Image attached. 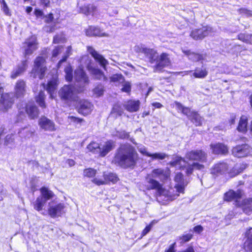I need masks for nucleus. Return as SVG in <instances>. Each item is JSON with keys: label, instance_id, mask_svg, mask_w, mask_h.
<instances>
[{"label": "nucleus", "instance_id": "59", "mask_svg": "<svg viewBox=\"0 0 252 252\" xmlns=\"http://www.w3.org/2000/svg\"><path fill=\"white\" fill-rule=\"evenodd\" d=\"M34 14L37 19H43L44 17V15L42 11L39 9H35L34 11Z\"/></svg>", "mask_w": 252, "mask_h": 252}, {"label": "nucleus", "instance_id": "12", "mask_svg": "<svg viewBox=\"0 0 252 252\" xmlns=\"http://www.w3.org/2000/svg\"><path fill=\"white\" fill-rule=\"evenodd\" d=\"M252 153V148L247 144L238 145L232 150V155L237 158L246 157Z\"/></svg>", "mask_w": 252, "mask_h": 252}, {"label": "nucleus", "instance_id": "26", "mask_svg": "<svg viewBox=\"0 0 252 252\" xmlns=\"http://www.w3.org/2000/svg\"><path fill=\"white\" fill-rule=\"evenodd\" d=\"M115 141L112 140L106 141L102 147L100 148V156L101 157H105L108 153L115 148Z\"/></svg>", "mask_w": 252, "mask_h": 252}, {"label": "nucleus", "instance_id": "31", "mask_svg": "<svg viewBox=\"0 0 252 252\" xmlns=\"http://www.w3.org/2000/svg\"><path fill=\"white\" fill-rule=\"evenodd\" d=\"M139 100H129L125 104L124 107L130 112H134L139 109Z\"/></svg>", "mask_w": 252, "mask_h": 252}, {"label": "nucleus", "instance_id": "60", "mask_svg": "<svg viewBox=\"0 0 252 252\" xmlns=\"http://www.w3.org/2000/svg\"><path fill=\"white\" fill-rule=\"evenodd\" d=\"M0 6L1 10L5 15L7 16H10L11 15L9 9L6 3H4L3 4L1 5Z\"/></svg>", "mask_w": 252, "mask_h": 252}, {"label": "nucleus", "instance_id": "1", "mask_svg": "<svg viewBox=\"0 0 252 252\" xmlns=\"http://www.w3.org/2000/svg\"><path fill=\"white\" fill-rule=\"evenodd\" d=\"M137 159L134 148L128 144H121L117 149L113 162L124 168L133 167Z\"/></svg>", "mask_w": 252, "mask_h": 252}, {"label": "nucleus", "instance_id": "2", "mask_svg": "<svg viewBox=\"0 0 252 252\" xmlns=\"http://www.w3.org/2000/svg\"><path fill=\"white\" fill-rule=\"evenodd\" d=\"M135 50L143 53L151 63L155 64L153 66L155 72H161L164 67L170 64V60L166 53H163L159 56L154 49L139 46L135 47Z\"/></svg>", "mask_w": 252, "mask_h": 252}, {"label": "nucleus", "instance_id": "37", "mask_svg": "<svg viewBox=\"0 0 252 252\" xmlns=\"http://www.w3.org/2000/svg\"><path fill=\"white\" fill-rule=\"evenodd\" d=\"M247 118L244 116H242L240 120L237 129L239 131L245 132L247 131Z\"/></svg>", "mask_w": 252, "mask_h": 252}, {"label": "nucleus", "instance_id": "47", "mask_svg": "<svg viewBox=\"0 0 252 252\" xmlns=\"http://www.w3.org/2000/svg\"><path fill=\"white\" fill-rule=\"evenodd\" d=\"M71 47L70 46H68L66 50L65 54L63 57V58L57 64V67L58 68L61 67L62 63L63 62H65L67 58L71 55Z\"/></svg>", "mask_w": 252, "mask_h": 252}, {"label": "nucleus", "instance_id": "48", "mask_svg": "<svg viewBox=\"0 0 252 252\" xmlns=\"http://www.w3.org/2000/svg\"><path fill=\"white\" fill-rule=\"evenodd\" d=\"M66 41L64 35L63 33L57 34L54 37L53 42L55 44L64 43Z\"/></svg>", "mask_w": 252, "mask_h": 252}, {"label": "nucleus", "instance_id": "44", "mask_svg": "<svg viewBox=\"0 0 252 252\" xmlns=\"http://www.w3.org/2000/svg\"><path fill=\"white\" fill-rule=\"evenodd\" d=\"M104 173L105 179L107 180L106 184L108 183L109 182L114 183L117 181L118 177L115 174L113 173Z\"/></svg>", "mask_w": 252, "mask_h": 252}, {"label": "nucleus", "instance_id": "46", "mask_svg": "<svg viewBox=\"0 0 252 252\" xmlns=\"http://www.w3.org/2000/svg\"><path fill=\"white\" fill-rule=\"evenodd\" d=\"M106 180L105 178L104 173L102 177L97 176L92 180V182L97 186L106 184Z\"/></svg>", "mask_w": 252, "mask_h": 252}, {"label": "nucleus", "instance_id": "29", "mask_svg": "<svg viewBox=\"0 0 252 252\" xmlns=\"http://www.w3.org/2000/svg\"><path fill=\"white\" fill-rule=\"evenodd\" d=\"M26 111L31 119H34L39 115V110L36 106L33 104H28L26 106Z\"/></svg>", "mask_w": 252, "mask_h": 252}, {"label": "nucleus", "instance_id": "21", "mask_svg": "<svg viewBox=\"0 0 252 252\" xmlns=\"http://www.w3.org/2000/svg\"><path fill=\"white\" fill-rule=\"evenodd\" d=\"M93 105L91 102L86 100H82L79 102L78 112L84 115L91 113L93 110Z\"/></svg>", "mask_w": 252, "mask_h": 252}, {"label": "nucleus", "instance_id": "42", "mask_svg": "<svg viewBox=\"0 0 252 252\" xmlns=\"http://www.w3.org/2000/svg\"><path fill=\"white\" fill-rule=\"evenodd\" d=\"M238 38L244 42L252 44V34L241 33L238 35Z\"/></svg>", "mask_w": 252, "mask_h": 252}, {"label": "nucleus", "instance_id": "62", "mask_svg": "<svg viewBox=\"0 0 252 252\" xmlns=\"http://www.w3.org/2000/svg\"><path fill=\"white\" fill-rule=\"evenodd\" d=\"M69 119H70L71 122L76 123H80L83 121V119L78 118L74 116H69L68 117Z\"/></svg>", "mask_w": 252, "mask_h": 252}, {"label": "nucleus", "instance_id": "19", "mask_svg": "<svg viewBox=\"0 0 252 252\" xmlns=\"http://www.w3.org/2000/svg\"><path fill=\"white\" fill-rule=\"evenodd\" d=\"M237 206L241 207L243 212L248 215L252 214V198H248L237 202Z\"/></svg>", "mask_w": 252, "mask_h": 252}, {"label": "nucleus", "instance_id": "57", "mask_svg": "<svg viewBox=\"0 0 252 252\" xmlns=\"http://www.w3.org/2000/svg\"><path fill=\"white\" fill-rule=\"evenodd\" d=\"M192 237V235L191 234H187L179 237L181 240V243H184L189 241Z\"/></svg>", "mask_w": 252, "mask_h": 252}, {"label": "nucleus", "instance_id": "53", "mask_svg": "<svg viewBox=\"0 0 252 252\" xmlns=\"http://www.w3.org/2000/svg\"><path fill=\"white\" fill-rule=\"evenodd\" d=\"M110 80L111 81L113 82H119L122 83L124 82V78L121 74H116L111 77Z\"/></svg>", "mask_w": 252, "mask_h": 252}, {"label": "nucleus", "instance_id": "6", "mask_svg": "<svg viewBox=\"0 0 252 252\" xmlns=\"http://www.w3.org/2000/svg\"><path fill=\"white\" fill-rule=\"evenodd\" d=\"M215 32L216 30L213 28L206 26L192 30L190 35L194 40H202L207 36L212 35Z\"/></svg>", "mask_w": 252, "mask_h": 252}, {"label": "nucleus", "instance_id": "30", "mask_svg": "<svg viewBox=\"0 0 252 252\" xmlns=\"http://www.w3.org/2000/svg\"><path fill=\"white\" fill-rule=\"evenodd\" d=\"M27 67V61H24L21 64L19 65L15 68L11 73V77L13 79L16 78L19 76L22 73L26 70Z\"/></svg>", "mask_w": 252, "mask_h": 252}, {"label": "nucleus", "instance_id": "58", "mask_svg": "<svg viewBox=\"0 0 252 252\" xmlns=\"http://www.w3.org/2000/svg\"><path fill=\"white\" fill-rule=\"evenodd\" d=\"M137 149L138 151L143 155L150 157L151 154L147 151L146 148L144 146H141L138 147Z\"/></svg>", "mask_w": 252, "mask_h": 252}, {"label": "nucleus", "instance_id": "11", "mask_svg": "<svg viewBox=\"0 0 252 252\" xmlns=\"http://www.w3.org/2000/svg\"><path fill=\"white\" fill-rule=\"evenodd\" d=\"M174 181L176 183L175 186V189L178 193L173 194L171 196V199H175L179 196L180 193H184L185 187L187 185V182L183 179V176L182 173H178L176 174Z\"/></svg>", "mask_w": 252, "mask_h": 252}, {"label": "nucleus", "instance_id": "35", "mask_svg": "<svg viewBox=\"0 0 252 252\" xmlns=\"http://www.w3.org/2000/svg\"><path fill=\"white\" fill-rule=\"evenodd\" d=\"M183 52L192 61L197 62L203 59V55L191 52L189 50L183 51Z\"/></svg>", "mask_w": 252, "mask_h": 252}, {"label": "nucleus", "instance_id": "36", "mask_svg": "<svg viewBox=\"0 0 252 252\" xmlns=\"http://www.w3.org/2000/svg\"><path fill=\"white\" fill-rule=\"evenodd\" d=\"M35 130L31 127H25L19 131V133L22 136L29 138L32 136L34 133Z\"/></svg>", "mask_w": 252, "mask_h": 252}, {"label": "nucleus", "instance_id": "38", "mask_svg": "<svg viewBox=\"0 0 252 252\" xmlns=\"http://www.w3.org/2000/svg\"><path fill=\"white\" fill-rule=\"evenodd\" d=\"M250 232L247 231L246 234L248 236L247 240L244 244V249L247 252H252V234L250 235Z\"/></svg>", "mask_w": 252, "mask_h": 252}, {"label": "nucleus", "instance_id": "4", "mask_svg": "<svg viewBox=\"0 0 252 252\" xmlns=\"http://www.w3.org/2000/svg\"><path fill=\"white\" fill-rule=\"evenodd\" d=\"M170 165L179 168L186 167V173L188 175L191 174L194 169L201 170L204 167L202 164L197 162H193L192 164H187L184 159L179 157H176L173 161H171Z\"/></svg>", "mask_w": 252, "mask_h": 252}, {"label": "nucleus", "instance_id": "23", "mask_svg": "<svg viewBox=\"0 0 252 252\" xmlns=\"http://www.w3.org/2000/svg\"><path fill=\"white\" fill-rule=\"evenodd\" d=\"M212 152L216 155H225L228 153V149L226 145L222 143H216L210 145Z\"/></svg>", "mask_w": 252, "mask_h": 252}, {"label": "nucleus", "instance_id": "54", "mask_svg": "<svg viewBox=\"0 0 252 252\" xmlns=\"http://www.w3.org/2000/svg\"><path fill=\"white\" fill-rule=\"evenodd\" d=\"M96 174V170L93 168H88L84 171V175L88 177H92Z\"/></svg>", "mask_w": 252, "mask_h": 252}, {"label": "nucleus", "instance_id": "49", "mask_svg": "<svg viewBox=\"0 0 252 252\" xmlns=\"http://www.w3.org/2000/svg\"><path fill=\"white\" fill-rule=\"evenodd\" d=\"M167 157V155L165 153H156L154 154H151L150 157L152 158L153 160L154 159H163Z\"/></svg>", "mask_w": 252, "mask_h": 252}, {"label": "nucleus", "instance_id": "39", "mask_svg": "<svg viewBox=\"0 0 252 252\" xmlns=\"http://www.w3.org/2000/svg\"><path fill=\"white\" fill-rule=\"evenodd\" d=\"M88 150L94 153L100 155V147L99 144L95 142H92L87 146Z\"/></svg>", "mask_w": 252, "mask_h": 252}, {"label": "nucleus", "instance_id": "14", "mask_svg": "<svg viewBox=\"0 0 252 252\" xmlns=\"http://www.w3.org/2000/svg\"><path fill=\"white\" fill-rule=\"evenodd\" d=\"M186 157L189 160L204 162L206 159V154L202 150L191 151L186 154Z\"/></svg>", "mask_w": 252, "mask_h": 252}, {"label": "nucleus", "instance_id": "34", "mask_svg": "<svg viewBox=\"0 0 252 252\" xmlns=\"http://www.w3.org/2000/svg\"><path fill=\"white\" fill-rule=\"evenodd\" d=\"M95 8L96 7L92 4H84V5L80 7V12L85 15H89L93 13Z\"/></svg>", "mask_w": 252, "mask_h": 252}, {"label": "nucleus", "instance_id": "7", "mask_svg": "<svg viewBox=\"0 0 252 252\" xmlns=\"http://www.w3.org/2000/svg\"><path fill=\"white\" fill-rule=\"evenodd\" d=\"M74 79L76 81V86L79 87V92H82L84 88L89 84V77L84 70L79 67L74 71Z\"/></svg>", "mask_w": 252, "mask_h": 252}, {"label": "nucleus", "instance_id": "27", "mask_svg": "<svg viewBox=\"0 0 252 252\" xmlns=\"http://www.w3.org/2000/svg\"><path fill=\"white\" fill-rule=\"evenodd\" d=\"M86 35L88 36H97L100 37L108 36V34L103 32L99 28L91 26L86 32Z\"/></svg>", "mask_w": 252, "mask_h": 252}, {"label": "nucleus", "instance_id": "13", "mask_svg": "<svg viewBox=\"0 0 252 252\" xmlns=\"http://www.w3.org/2000/svg\"><path fill=\"white\" fill-rule=\"evenodd\" d=\"M23 48L25 50V56L32 54L37 49L36 38L34 36H32L27 39L24 42Z\"/></svg>", "mask_w": 252, "mask_h": 252}, {"label": "nucleus", "instance_id": "41", "mask_svg": "<svg viewBox=\"0 0 252 252\" xmlns=\"http://www.w3.org/2000/svg\"><path fill=\"white\" fill-rule=\"evenodd\" d=\"M189 119L196 126H201L203 120L202 118L195 111L193 112Z\"/></svg>", "mask_w": 252, "mask_h": 252}, {"label": "nucleus", "instance_id": "15", "mask_svg": "<svg viewBox=\"0 0 252 252\" xmlns=\"http://www.w3.org/2000/svg\"><path fill=\"white\" fill-rule=\"evenodd\" d=\"M38 125L41 128L45 131L56 130L55 123L45 116H42L38 120Z\"/></svg>", "mask_w": 252, "mask_h": 252}, {"label": "nucleus", "instance_id": "17", "mask_svg": "<svg viewBox=\"0 0 252 252\" xmlns=\"http://www.w3.org/2000/svg\"><path fill=\"white\" fill-rule=\"evenodd\" d=\"M243 195L242 190L238 189L236 191L230 190L224 194V200L226 201H230L235 200V205L237 206V202H241L240 199Z\"/></svg>", "mask_w": 252, "mask_h": 252}, {"label": "nucleus", "instance_id": "25", "mask_svg": "<svg viewBox=\"0 0 252 252\" xmlns=\"http://www.w3.org/2000/svg\"><path fill=\"white\" fill-rule=\"evenodd\" d=\"M26 92V84L23 80L17 82L15 87V94L17 98L24 96Z\"/></svg>", "mask_w": 252, "mask_h": 252}, {"label": "nucleus", "instance_id": "28", "mask_svg": "<svg viewBox=\"0 0 252 252\" xmlns=\"http://www.w3.org/2000/svg\"><path fill=\"white\" fill-rule=\"evenodd\" d=\"M87 68L90 73L94 76L95 79L97 80H106V77L104 76L103 72L99 69L94 67L91 64H88Z\"/></svg>", "mask_w": 252, "mask_h": 252}, {"label": "nucleus", "instance_id": "24", "mask_svg": "<svg viewBox=\"0 0 252 252\" xmlns=\"http://www.w3.org/2000/svg\"><path fill=\"white\" fill-rule=\"evenodd\" d=\"M227 165L224 162L216 164L211 169V174L219 176L224 174L227 170Z\"/></svg>", "mask_w": 252, "mask_h": 252}, {"label": "nucleus", "instance_id": "63", "mask_svg": "<svg viewBox=\"0 0 252 252\" xmlns=\"http://www.w3.org/2000/svg\"><path fill=\"white\" fill-rule=\"evenodd\" d=\"M193 230L195 232L199 234L203 230V228L202 226L198 225L193 228Z\"/></svg>", "mask_w": 252, "mask_h": 252}, {"label": "nucleus", "instance_id": "40", "mask_svg": "<svg viewBox=\"0 0 252 252\" xmlns=\"http://www.w3.org/2000/svg\"><path fill=\"white\" fill-rule=\"evenodd\" d=\"M45 96V95L44 91L41 90L39 92L38 95L35 97L36 102L43 108L46 107V104L44 101Z\"/></svg>", "mask_w": 252, "mask_h": 252}, {"label": "nucleus", "instance_id": "32", "mask_svg": "<svg viewBox=\"0 0 252 252\" xmlns=\"http://www.w3.org/2000/svg\"><path fill=\"white\" fill-rule=\"evenodd\" d=\"M175 107L178 111H181L183 114L186 115L189 119L190 118L194 111H191L189 107H184L181 103L178 102H175Z\"/></svg>", "mask_w": 252, "mask_h": 252}, {"label": "nucleus", "instance_id": "20", "mask_svg": "<svg viewBox=\"0 0 252 252\" xmlns=\"http://www.w3.org/2000/svg\"><path fill=\"white\" fill-rule=\"evenodd\" d=\"M88 50L90 54L99 63V64L104 69H106V66L108 63L107 60H106L101 55L98 54L93 48L89 47Z\"/></svg>", "mask_w": 252, "mask_h": 252}, {"label": "nucleus", "instance_id": "18", "mask_svg": "<svg viewBox=\"0 0 252 252\" xmlns=\"http://www.w3.org/2000/svg\"><path fill=\"white\" fill-rule=\"evenodd\" d=\"M42 85H43V88L46 89V91L50 94V97L52 98H54L58 85L57 76L53 77L52 79L48 82L46 88L44 83Z\"/></svg>", "mask_w": 252, "mask_h": 252}, {"label": "nucleus", "instance_id": "22", "mask_svg": "<svg viewBox=\"0 0 252 252\" xmlns=\"http://www.w3.org/2000/svg\"><path fill=\"white\" fill-rule=\"evenodd\" d=\"M64 204L60 203L54 206H51L49 209V214L52 218L60 216L64 213Z\"/></svg>", "mask_w": 252, "mask_h": 252}, {"label": "nucleus", "instance_id": "55", "mask_svg": "<svg viewBox=\"0 0 252 252\" xmlns=\"http://www.w3.org/2000/svg\"><path fill=\"white\" fill-rule=\"evenodd\" d=\"M123 83L122 86L123 87L122 88V91L126 93H129L131 91V85L129 82H125L124 81L123 82H122Z\"/></svg>", "mask_w": 252, "mask_h": 252}, {"label": "nucleus", "instance_id": "5", "mask_svg": "<svg viewBox=\"0 0 252 252\" xmlns=\"http://www.w3.org/2000/svg\"><path fill=\"white\" fill-rule=\"evenodd\" d=\"M41 195L37 198L34 203V208L39 211L42 209L46 202L54 196V193L47 188L42 187L40 189Z\"/></svg>", "mask_w": 252, "mask_h": 252}, {"label": "nucleus", "instance_id": "10", "mask_svg": "<svg viewBox=\"0 0 252 252\" xmlns=\"http://www.w3.org/2000/svg\"><path fill=\"white\" fill-rule=\"evenodd\" d=\"M3 88L0 87V109L6 111L11 108L14 102L12 94H3Z\"/></svg>", "mask_w": 252, "mask_h": 252}, {"label": "nucleus", "instance_id": "52", "mask_svg": "<svg viewBox=\"0 0 252 252\" xmlns=\"http://www.w3.org/2000/svg\"><path fill=\"white\" fill-rule=\"evenodd\" d=\"M94 94L96 95L97 97L102 95L103 94L104 88L103 86L101 85L97 86L93 90Z\"/></svg>", "mask_w": 252, "mask_h": 252}, {"label": "nucleus", "instance_id": "56", "mask_svg": "<svg viewBox=\"0 0 252 252\" xmlns=\"http://www.w3.org/2000/svg\"><path fill=\"white\" fill-rule=\"evenodd\" d=\"M115 136L120 139H126L129 137V134L125 131H117Z\"/></svg>", "mask_w": 252, "mask_h": 252}, {"label": "nucleus", "instance_id": "43", "mask_svg": "<svg viewBox=\"0 0 252 252\" xmlns=\"http://www.w3.org/2000/svg\"><path fill=\"white\" fill-rule=\"evenodd\" d=\"M4 144L12 148L14 145V135L12 134L7 135L4 139Z\"/></svg>", "mask_w": 252, "mask_h": 252}, {"label": "nucleus", "instance_id": "9", "mask_svg": "<svg viewBox=\"0 0 252 252\" xmlns=\"http://www.w3.org/2000/svg\"><path fill=\"white\" fill-rule=\"evenodd\" d=\"M61 99L65 101L76 100L75 88L71 85H64L59 91Z\"/></svg>", "mask_w": 252, "mask_h": 252}, {"label": "nucleus", "instance_id": "64", "mask_svg": "<svg viewBox=\"0 0 252 252\" xmlns=\"http://www.w3.org/2000/svg\"><path fill=\"white\" fill-rule=\"evenodd\" d=\"M175 244L176 243H174L173 244L170 245L169 248L166 250L165 252H175L174 250Z\"/></svg>", "mask_w": 252, "mask_h": 252}, {"label": "nucleus", "instance_id": "3", "mask_svg": "<svg viewBox=\"0 0 252 252\" xmlns=\"http://www.w3.org/2000/svg\"><path fill=\"white\" fill-rule=\"evenodd\" d=\"M170 171L168 168H157L152 170L146 177V183L149 189L159 190L162 185L155 179H158L160 182L165 183L170 179Z\"/></svg>", "mask_w": 252, "mask_h": 252}, {"label": "nucleus", "instance_id": "50", "mask_svg": "<svg viewBox=\"0 0 252 252\" xmlns=\"http://www.w3.org/2000/svg\"><path fill=\"white\" fill-rule=\"evenodd\" d=\"M64 50V48L63 46H58L55 47L53 50L52 53V60H54V59L56 58L60 54H61Z\"/></svg>", "mask_w": 252, "mask_h": 252}, {"label": "nucleus", "instance_id": "8", "mask_svg": "<svg viewBox=\"0 0 252 252\" xmlns=\"http://www.w3.org/2000/svg\"><path fill=\"white\" fill-rule=\"evenodd\" d=\"M45 59L42 57H38L34 61V65L32 70V74L34 78L38 77L41 79L44 76L46 67L44 64Z\"/></svg>", "mask_w": 252, "mask_h": 252}, {"label": "nucleus", "instance_id": "61", "mask_svg": "<svg viewBox=\"0 0 252 252\" xmlns=\"http://www.w3.org/2000/svg\"><path fill=\"white\" fill-rule=\"evenodd\" d=\"M154 225V221H152L150 224L147 226L143 230L142 233V236H144L146 235L151 229Z\"/></svg>", "mask_w": 252, "mask_h": 252}, {"label": "nucleus", "instance_id": "45", "mask_svg": "<svg viewBox=\"0 0 252 252\" xmlns=\"http://www.w3.org/2000/svg\"><path fill=\"white\" fill-rule=\"evenodd\" d=\"M65 73V79L66 81L70 82L72 81L73 78V69L70 65H67L64 68Z\"/></svg>", "mask_w": 252, "mask_h": 252}, {"label": "nucleus", "instance_id": "51", "mask_svg": "<svg viewBox=\"0 0 252 252\" xmlns=\"http://www.w3.org/2000/svg\"><path fill=\"white\" fill-rule=\"evenodd\" d=\"M112 112L113 113H115L116 116H120L123 114L124 111L123 108L120 105L115 104L113 107Z\"/></svg>", "mask_w": 252, "mask_h": 252}, {"label": "nucleus", "instance_id": "16", "mask_svg": "<svg viewBox=\"0 0 252 252\" xmlns=\"http://www.w3.org/2000/svg\"><path fill=\"white\" fill-rule=\"evenodd\" d=\"M44 21L48 25L45 26L43 30L47 32H54L56 29V21L54 20V17L52 13H50L44 17Z\"/></svg>", "mask_w": 252, "mask_h": 252}, {"label": "nucleus", "instance_id": "33", "mask_svg": "<svg viewBox=\"0 0 252 252\" xmlns=\"http://www.w3.org/2000/svg\"><path fill=\"white\" fill-rule=\"evenodd\" d=\"M208 74L206 68L203 66L201 67H196L193 73V76L195 78H204Z\"/></svg>", "mask_w": 252, "mask_h": 252}]
</instances>
